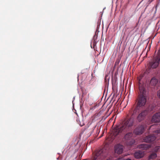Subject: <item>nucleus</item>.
I'll return each mask as SVG.
<instances>
[{
	"label": "nucleus",
	"mask_w": 160,
	"mask_h": 160,
	"mask_svg": "<svg viewBox=\"0 0 160 160\" xmlns=\"http://www.w3.org/2000/svg\"><path fill=\"white\" fill-rule=\"evenodd\" d=\"M158 80L155 77L152 78L150 81V84L151 86H155L158 83Z\"/></svg>",
	"instance_id": "ddd939ff"
},
{
	"label": "nucleus",
	"mask_w": 160,
	"mask_h": 160,
	"mask_svg": "<svg viewBox=\"0 0 160 160\" xmlns=\"http://www.w3.org/2000/svg\"><path fill=\"white\" fill-rule=\"evenodd\" d=\"M134 122V120L132 118L125 119L114 129V135L116 136L121 133L124 134L131 128Z\"/></svg>",
	"instance_id": "f257e3e1"
},
{
	"label": "nucleus",
	"mask_w": 160,
	"mask_h": 160,
	"mask_svg": "<svg viewBox=\"0 0 160 160\" xmlns=\"http://www.w3.org/2000/svg\"><path fill=\"white\" fill-rule=\"evenodd\" d=\"M150 147V145L145 143L140 144L138 146V148L144 150H147Z\"/></svg>",
	"instance_id": "f8f14e48"
},
{
	"label": "nucleus",
	"mask_w": 160,
	"mask_h": 160,
	"mask_svg": "<svg viewBox=\"0 0 160 160\" xmlns=\"http://www.w3.org/2000/svg\"><path fill=\"white\" fill-rule=\"evenodd\" d=\"M96 156L97 157H99V156L104 157V155L103 153L102 150L101 149L98 151L96 153Z\"/></svg>",
	"instance_id": "4468645a"
},
{
	"label": "nucleus",
	"mask_w": 160,
	"mask_h": 160,
	"mask_svg": "<svg viewBox=\"0 0 160 160\" xmlns=\"http://www.w3.org/2000/svg\"><path fill=\"white\" fill-rule=\"evenodd\" d=\"M160 60V55L158 54L153 59V61L149 63L151 68H155L158 65Z\"/></svg>",
	"instance_id": "39448f33"
},
{
	"label": "nucleus",
	"mask_w": 160,
	"mask_h": 160,
	"mask_svg": "<svg viewBox=\"0 0 160 160\" xmlns=\"http://www.w3.org/2000/svg\"><path fill=\"white\" fill-rule=\"evenodd\" d=\"M156 132L157 133H159L160 132V129L159 130H157Z\"/></svg>",
	"instance_id": "6ab92c4d"
},
{
	"label": "nucleus",
	"mask_w": 160,
	"mask_h": 160,
	"mask_svg": "<svg viewBox=\"0 0 160 160\" xmlns=\"http://www.w3.org/2000/svg\"><path fill=\"white\" fill-rule=\"evenodd\" d=\"M152 122H159L160 121V112L154 114L152 119Z\"/></svg>",
	"instance_id": "1a4fd4ad"
},
{
	"label": "nucleus",
	"mask_w": 160,
	"mask_h": 160,
	"mask_svg": "<svg viewBox=\"0 0 160 160\" xmlns=\"http://www.w3.org/2000/svg\"><path fill=\"white\" fill-rule=\"evenodd\" d=\"M156 139V137L154 135H150L143 138V141L146 142H152Z\"/></svg>",
	"instance_id": "423d86ee"
},
{
	"label": "nucleus",
	"mask_w": 160,
	"mask_h": 160,
	"mask_svg": "<svg viewBox=\"0 0 160 160\" xmlns=\"http://www.w3.org/2000/svg\"><path fill=\"white\" fill-rule=\"evenodd\" d=\"M124 147L120 144H118L114 147V150L116 153L120 154L122 153Z\"/></svg>",
	"instance_id": "6e6552de"
},
{
	"label": "nucleus",
	"mask_w": 160,
	"mask_h": 160,
	"mask_svg": "<svg viewBox=\"0 0 160 160\" xmlns=\"http://www.w3.org/2000/svg\"><path fill=\"white\" fill-rule=\"evenodd\" d=\"M138 24V23H137V24H136V25H137Z\"/></svg>",
	"instance_id": "4be33fe9"
},
{
	"label": "nucleus",
	"mask_w": 160,
	"mask_h": 160,
	"mask_svg": "<svg viewBox=\"0 0 160 160\" xmlns=\"http://www.w3.org/2000/svg\"><path fill=\"white\" fill-rule=\"evenodd\" d=\"M133 135L132 132H129L125 135L124 140L128 145H131L135 142L134 140L132 139Z\"/></svg>",
	"instance_id": "20e7f679"
},
{
	"label": "nucleus",
	"mask_w": 160,
	"mask_h": 160,
	"mask_svg": "<svg viewBox=\"0 0 160 160\" xmlns=\"http://www.w3.org/2000/svg\"><path fill=\"white\" fill-rule=\"evenodd\" d=\"M158 95L159 98H160V90L158 91Z\"/></svg>",
	"instance_id": "a211bd4d"
},
{
	"label": "nucleus",
	"mask_w": 160,
	"mask_h": 160,
	"mask_svg": "<svg viewBox=\"0 0 160 160\" xmlns=\"http://www.w3.org/2000/svg\"><path fill=\"white\" fill-rule=\"evenodd\" d=\"M145 86L144 84L140 82V79H139L138 84L139 97L137 105L140 107L144 106L147 102V91Z\"/></svg>",
	"instance_id": "f03ea898"
},
{
	"label": "nucleus",
	"mask_w": 160,
	"mask_h": 160,
	"mask_svg": "<svg viewBox=\"0 0 160 160\" xmlns=\"http://www.w3.org/2000/svg\"><path fill=\"white\" fill-rule=\"evenodd\" d=\"M95 157H96L97 158V156H96V155H95ZM95 158H96V157H95Z\"/></svg>",
	"instance_id": "412c9836"
},
{
	"label": "nucleus",
	"mask_w": 160,
	"mask_h": 160,
	"mask_svg": "<svg viewBox=\"0 0 160 160\" xmlns=\"http://www.w3.org/2000/svg\"><path fill=\"white\" fill-rule=\"evenodd\" d=\"M144 152L138 151L134 153V156L136 158L139 159L142 158L144 156Z\"/></svg>",
	"instance_id": "9d476101"
},
{
	"label": "nucleus",
	"mask_w": 160,
	"mask_h": 160,
	"mask_svg": "<svg viewBox=\"0 0 160 160\" xmlns=\"http://www.w3.org/2000/svg\"><path fill=\"white\" fill-rule=\"evenodd\" d=\"M154 125H152V126H151V127L153 126Z\"/></svg>",
	"instance_id": "aec40b11"
},
{
	"label": "nucleus",
	"mask_w": 160,
	"mask_h": 160,
	"mask_svg": "<svg viewBox=\"0 0 160 160\" xmlns=\"http://www.w3.org/2000/svg\"><path fill=\"white\" fill-rule=\"evenodd\" d=\"M140 107L137 105L135 106H133L131 109V112H132V115H134L139 112Z\"/></svg>",
	"instance_id": "9b49d317"
},
{
	"label": "nucleus",
	"mask_w": 160,
	"mask_h": 160,
	"mask_svg": "<svg viewBox=\"0 0 160 160\" xmlns=\"http://www.w3.org/2000/svg\"><path fill=\"white\" fill-rule=\"evenodd\" d=\"M121 60V58H118L117 59L116 61L115 64V66H117L118 65Z\"/></svg>",
	"instance_id": "dca6fc26"
},
{
	"label": "nucleus",
	"mask_w": 160,
	"mask_h": 160,
	"mask_svg": "<svg viewBox=\"0 0 160 160\" xmlns=\"http://www.w3.org/2000/svg\"><path fill=\"white\" fill-rule=\"evenodd\" d=\"M154 108V107L152 105H150L145 110L143 111L140 113L137 117V119L138 121L140 122L143 120L145 116L152 111Z\"/></svg>",
	"instance_id": "7ed1b4c3"
},
{
	"label": "nucleus",
	"mask_w": 160,
	"mask_h": 160,
	"mask_svg": "<svg viewBox=\"0 0 160 160\" xmlns=\"http://www.w3.org/2000/svg\"><path fill=\"white\" fill-rule=\"evenodd\" d=\"M157 157V155L156 152H153L151 154L149 157V158L150 159H154Z\"/></svg>",
	"instance_id": "2eb2a0df"
},
{
	"label": "nucleus",
	"mask_w": 160,
	"mask_h": 160,
	"mask_svg": "<svg viewBox=\"0 0 160 160\" xmlns=\"http://www.w3.org/2000/svg\"><path fill=\"white\" fill-rule=\"evenodd\" d=\"M144 130V126L142 125L138 126L134 130V132L135 134L140 135L143 133Z\"/></svg>",
	"instance_id": "0eeeda50"
},
{
	"label": "nucleus",
	"mask_w": 160,
	"mask_h": 160,
	"mask_svg": "<svg viewBox=\"0 0 160 160\" xmlns=\"http://www.w3.org/2000/svg\"><path fill=\"white\" fill-rule=\"evenodd\" d=\"M158 149H159L158 148H156V147H155V148L154 149V151L155 152H156V151H157L158 150Z\"/></svg>",
	"instance_id": "f3484780"
}]
</instances>
